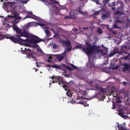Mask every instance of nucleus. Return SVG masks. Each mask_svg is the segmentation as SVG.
I'll return each instance as SVG.
<instances>
[{"mask_svg":"<svg viewBox=\"0 0 130 130\" xmlns=\"http://www.w3.org/2000/svg\"><path fill=\"white\" fill-rule=\"evenodd\" d=\"M86 41L85 43V44L87 46L84 48L80 45H77L76 46V47L77 48H81L83 50V52H85L88 55H91L92 52L95 49V46L91 45L89 41Z\"/></svg>","mask_w":130,"mask_h":130,"instance_id":"obj_1","label":"nucleus"},{"mask_svg":"<svg viewBox=\"0 0 130 130\" xmlns=\"http://www.w3.org/2000/svg\"><path fill=\"white\" fill-rule=\"evenodd\" d=\"M31 37V39H26L25 40H23V41L27 42L30 43L34 44L39 43L41 41H44V40L43 39H41L37 36H34V37H32L30 36L29 37Z\"/></svg>","mask_w":130,"mask_h":130,"instance_id":"obj_2","label":"nucleus"},{"mask_svg":"<svg viewBox=\"0 0 130 130\" xmlns=\"http://www.w3.org/2000/svg\"><path fill=\"white\" fill-rule=\"evenodd\" d=\"M92 46H95V49L92 52L91 55L94 54V53L101 52L102 55L104 56V55L107 54V50H100V46H97L96 45H93Z\"/></svg>","mask_w":130,"mask_h":130,"instance_id":"obj_3","label":"nucleus"},{"mask_svg":"<svg viewBox=\"0 0 130 130\" xmlns=\"http://www.w3.org/2000/svg\"><path fill=\"white\" fill-rule=\"evenodd\" d=\"M19 36L18 35H14L11 36L10 40L13 42L15 43H19L20 44L22 45V43H19V42H22L23 40L19 37Z\"/></svg>","mask_w":130,"mask_h":130,"instance_id":"obj_4","label":"nucleus"},{"mask_svg":"<svg viewBox=\"0 0 130 130\" xmlns=\"http://www.w3.org/2000/svg\"><path fill=\"white\" fill-rule=\"evenodd\" d=\"M16 32L17 33L20 35H19V37L20 38L21 37H23L27 38L30 37V35L26 30H24L23 32H22L21 30L19 28Z\"/></svg>","mask_w":130,"mask_h":130,"instance_id":"obj_5","label":"nucleus"},{"mask_svg":"<svg viewBox=\"0 0 130 130\" xmlns=\"http://www.w3.org/2000/svg\"><path fill=\"white\" fill-rule=\"evenodd\" d=\"M59 42L63 47L69 46L71 44L70 41L69 40L65 41L64 40L60 39L59 40Z\"/></svg>","mask_w":130,"mask_h":130,"instance_id":"obj_6","label":"nucleus"},{"mask_svg":"<svg viewBox=\"0 0 130 130\" xmlns=\"http://www.w3.org/2000/svg\"><path fill=\"white\" fill-rule=\"evenodd\" d=\"M119 113L118 114V115L122 117L125 119H126L128 118V117L126 115H124V114L125 113L124 112V110L123 109L121 108H120L118 110Z\"/></svg>","mask_w":130,"mask_h":130,"instance_id":"obj_7","label":"nucleus"},{"mask_svg":"<svg viewBox=\"0 0 130 130\" xmlns=\"http://www.w3.org/2000/svg\"><path fill=\"white\" fill-rule=\"evenodd\" d=\"M26 55L27 57L28 58L30 59L31 58H33L36 61V57L34 56V53L31 51L27 53V54Z\"/></svg>","mask_w":130,"mask_h":130,"instance_id":"obj_8","label":"nucleus"},{"mask_svg":"<svg viewBox=\"0 0 130 130\" xmlns=\"http://www.w3.org/2000/svg\"><path fill=\"white\" fill-rule=\"evenodd\" d=\"M120 93L123 94L125 98L127 97V100H128V99L129 98V97L128 96V94L129 93V91L126 90L124 89H122L120 91Z\"/></svg>","mask_w":130,"mask_h":130,"instance_id":"obj_9","label":"nucleus"},{"mask_svg":"<svg viewBox=\"0 0 130 130\" xmlns=\"http://www.w3.org/2000/svg\"><path fill=\"white\" fill-rule=\"evenodd\" d=\"M105 2L107 3V4H108L109 7L114 6L115 5L116 3L115 2H111V1H109V0L106 1V2Z\"/></svg>","mask_w":130,"mask_h":130,"instance_id":"obj_10","label":"nucleus"},{"mask_svg":"<svg viewBox=\"0 0 130 130\" xmlns=\"http://www.w3.org/2000/svg\"><path fill=\"white\" fill-rule=\"evenodd\" d=\"M110 17V14L109 13H106L105 14H103L101 16L102 19L104 20H105L107 18H109Z\"/></svg>","mask_w":130,"mask_h":130,"instance_id":"obj_11","label":"nucleus"},{"mask_svg":"<svg viewBox=\"0 0 130 130\" xmlns=\"http://www.w3.org/2000/svg\"><path fill=\"white\" fill-rule=\"evenodd\" d=\"M70 17L68 16H66L64 18H68L69 19H73L75 18V17H74V15L75 14V12H73L72 11L70 13Z\"/></svg>","mask_w":130,"mask_h":130,"instance_id":"obj_12","label":"nucleus"},{"mask_svg":"<svg viewBox=\"0 0 130 130\" xmlns=\"http://www.w3.org/2000/svg\"><path fill=\"white\" fill-rule=\"evenodd\" d=\"M114 14L116 15H121L124 14V12L123 11H117L114 13Z\"/></svg>","mask_w":130,"mask_h":130,"instance_id":"obj_13","label":"nucleus"},{"mask_svg":"<svg viewBox=\"0 0 130 130\" xmlns=\"http://www.w3.org/2000/svg\"><path fill=\"white\" fill-rule=\"evenodd\" d=\"M124 67L122 68L123 71H125L126 70H127L129 68V65L127 64H126L124 65Z\"/></svg>","mask_w":130,"mask_h":130,"instance_id":"obj_14","label":"nucleus"},{"mask_svg":"<svg viewBox=\"0 0 130 130\" xmlns=\"http://www.w3.org/2000/svg\"><path fill=\"white\" fill-rule=\"evenodd\" d=\"M117 126L119 130H124L126 129L121 124L120 125L119 123H118Z\"/></svg>","mask_w":130,"mask_h":130,"instance_id":"obj_15","label":"nucleus"},{"mask_svg":"<svg viewBox=\"0 0 130 130\" xmlns=\"http://www.w3.org/2000/svg\"><path fill=\"white\" fill-rule=\"evenodd\" d=\"M123 5L122 4L120 6L118 7L117 8V9L118 11H123Z\"/></svg>","mask_w":130,"mask_h":130,"instance_id":"obj_16","label":"nucleus"},{"mask_svg":"<svg viewBox=\"0 0 130 130\" xmlns=\"http://www.w3.org/2000/svg\"><path fill=\"white\" fill-rule=\"evenodd\" d=\"M62 67L60 65H57L56 64H54L53 65V68L58 69H61Z\"/></svg>","mask_w":130,"mask_h":130,"instance_id":"obj_17","label":"nucleus"},{"mask_svg":"<svg viewBox=\"0 0 130 130\" xmlns=\"http://www.w3.org/2000/svg\"><path fill=\"white\" fill-rule=\"evenodd\" d=\"M45 32L46 34V36L47 37H49L51 35L50 31L48 30H45Z\"/></svg>","mask_w":130,"mask_h":130,"instance_id":"obj_18","label":"nucleus"},{"mask_svg":"<svg viewBox=\"0 0 130 130\" xmlns=\"http://www.w3.org/2000/svg\"><path fill=\"white\" fill-rule=\"evenodd\" d=\"M10 35L9 34H6L5 35H4V38H6L7 39H9L10 40V38L11 37V36H9L8 35Z\"/></svg>","mask_w":130,"mask_h":130,"instance_id":"obj_19","label":"nucleus"},{"mask_svg":"<svg viewBox=\"0 0 130 130\" xmlns=\"http://www.w3.org/2000/svg\"><path fill=\"white\" fill-rule=\"evenodd\" d=\"M21 49V52L23 54H27V53L28 52H26L25 50V48H22Z\"/></svg>","mask_w":130,"mask_h":130,"instance_id":"obj_20","label":"nucleus"},{"mask_svg":"<svg viewBox=\"0 0 130 130\" xmlns=\"http://www.w3.org/2000/svg\"><path fill=\"white\" fill-rule=\"evenodd\" d=\"M117 23L114 24L113 26V28H117L119 29L121 28L117 26L116 24Z\"/></svg>","mask_w":130,"mask_h":130,"instance_id":"obj_21","label":"nucleus"},{"mask_svg":"<svg viewBox=\"0 0 130 130\" xmlns=\"http://www.w3.org/2000/svg\"><path fill=\"white\" fill-rule=\"evenodd\" d=\"M115 54H116L113 51H112V52L110 53V54L108 55V56L109 57H111L113 56Z\"/></svg>","mask_w":130,"mask_h":130,"instance_id":"obj_22","label":"nucleus"},{"mask_svg":"<svg viewBox=\"0 0 130 130\" xmlns=\"http://www.w3.org/2000/svg\"><path fill=\"white\" fill-rule=\"evenodd\" d=\"M12 17L15 19V20H17L20 19V17L17 16L16 15L13 16Z\"/></svg>","mask_w":130,"mask_h":130,"instance_id":"obj_23","label":"nucleus"},{"mask_svg":"<svg viewBox=\"0 0 130 130\" xmlns=\"http://www.w3.org/2000/svg\"><path fill=\"white\" fill-rule=\"evenodd\" d=\"M64 57L63 56H59L57 58V59L59 61H61L63 59Z\"/></svg>","mask_w":130,"mask_h":130,"instance_id":"obj_24","label":"nucleus"},{"mask_svg":"<svg viewBox=\"0 0 130 130\" xmlns=\"http://www.w3.org/2000/svg\"><path fill=\"white\" fill-rule=\"evenodd\" d=\"M55 81L57 80V81H58V84L59 85H60V84L61 83V82H62V80H59L58 78H55Z\"/></svg>","mask_w":130,"mask_h":130,"instance_id":"obj_25","label":"nucleus"},{"mask_svg":"<svg viewBox=\"0 0 130 130\" xmlns=\"http://www.w3.org/2000/svg\"><path fill=\"white\" fill-rule=\"evenodd\" d=\"M69 90H68V91H67L66 93V94L67 95L69 96H71L72 95V94L71 93H70L69 92Z\"/></svg>","mask_w":130,"mask_h":130,"instance_id":"obj_26","label":"nucleus"},{"mask_svg":"<svg viewBox=\"0 0 130 130\" xmlns=\"http://www.w3.org/2000/svg\"><path fill=\"white\" fill-rule=\"evenodd\" d=\"M117 23L121 24L123 23V22L122 21V20L117 19L116 20V22H115V23Z\"/></svg>","mask_w":130,"mask_h":130,"instance_id":"obj_27","label":"nucleus"},{"mask_svg":"<svg viewBox=\"0 0 130 130\" xmlns=\"http://www.w3.org/2000/svg\"><path fill=\"white\" fill-rule=\"evenodd\" d=\"M116 54H118L119 52H118V49L117 48H115L114 49V51H113Z\"/></svg>","mask_w":130,"mask_h":130,"instance_id":"obj_28","label":"nucleus"},{"mask_svg":"<svg viewBox=\"0 0 130 130\" xmlns=\"http://www.w3.org/2000/svg\"><path fill=\"white\" fill-rule=\"evenodd\" d=\"M97 31L98 33L99 34H101L102 33L101 29L100 28H98L97 29Z\"/></svg>","mask_w":130,"mask_h":130,"instance_id":"obj_29","label":"nucleus"},{"mask_svg":"<svg viewBox=\"0 0 130 130\" xmlns=\"http://www.w3.org/2000/svg\"><path fill=\"white\" fill-rule=\"evenodd\" d=\"M31 26V23H28L27 25H26L25 27V28H28L29 27Z\"/></svg>","mask_w":130,"mask_h":130,"instance_id":"obj_30","label":"nucleus"},{"mask_svg":"<svg viewBox=\"0 0 130 130\" xmlns=\"http://www.w3.org/2000/svg\"><path fill=\"white\" fill-rule=\"evenodd\" d=\"M72 48V47L71 46L69 47H68L66 48V50L68 52H70Z\"/></svg>","mask_w":130,"mask_h":130,"instance_id":"obj_31","label":"nucleus"},{"mask_svg":"<svg viewBox=\"0 0 130 130\" xmlns=\"http://www.w3.org/2000/svg\"><path fill=\"white\" fill-rule=\"evenodd\" d=\"M130 84V83H127V82H125V81H123V85H124L125 86H126V85L127 84Z\"/></svg>","mask_w":130,"mask_h":130,"instance_id":"obj_32","label":"nucleus"},{"mask_svg":"<svg viewBox=\"0 0 130 130\" xmlns=\"http://www.w3.org/2000/svg\"><path fill=\"white\" fill-rule=\"evenodd\" d=\"M53 47L54 48H56L58 47L57 45L56 44H54L53 45Z\"/></svg>","mask_w":130,"mask_h":130,"instance_id":"obj_33","label":"nucleus"},{"mask_svg":"<svg viewBox=\"0 0 130 130\" xmlns=\"http://www.w3.org/2000/svg\"><path fill=\"white\" fill-rule=\"evenodd\" d=\"M85 107L88 106L89 105L84 102L83 104Z\"/></svg>","mask_w":130,"mask_h":130,"instance_id":"obj_34","label":"nucleus"},{"mask_svg":"<svg viewBox=\"0 0 130 130\" xmlns=\"http://www.w3.org/2000/svg\"><path fill=\"white\" fill-rule=\"evenodd\" d=\"M70 65L72 66V67H73L75 69H78V68L75 66H74L73 64H70Z\"/></svg>","mask_w":130,"mask_h":130,"instance_id":"obj_35","label":"nucleus"},{"mask_svg":"<svg viewBox=\"0 0 130 130\" xmlns=\"http://www.w3.org/2000/svg\"><path fill=\"white\" fill-rule=\"evenodd\" d=\"M4 39V35L2 34H0V40L1 39Z\"/></svg>","mask_w":130,"mask_h":130,"instance_id":"obj_36","label":"nucleus"},{"mask_svg":"<svg viewBox=\"0 0 130 130\" xmlns=\"http://www.w3.org/2000/svg\"><path fill=\"white\" fill-rule=\"evenodd\" d=\"M63 87L64 89H65V90H67V86L66 85H63Z\"/></svg>","mask_w":130,"mask_h":130,"instance_id":"obj_37","label":"nucleus"},{"mask_svg":"<svg viewBox=\"0 0 130 130\" xmlns=\"http://www.w3.org/2000/svg\"><path fill=\"white\" fill-rule=\"evenodd\" d=\"M19 29L18 27H14L13 28V29L14 30L16 31V32L18 29Z\"/></svg>","mask_w":130,"mask_h":130,"instance_id":"obj_38","label":"nucleus"},{"mask_svg":"<svg viewBox=\"0 0 130 130\" xmlns=\"http://www.w3.org/2000/svg\"><path fill=\"white\" fill-rule=\"evenodd\" d=\"M32 18V19H34L33 18L31 17L30 16H25L24 18V19H26V18Z\"/></svg>","mask_w":130,"mask_h":130,"instance_id":"obj_39","label":"nucleus"},{"mask_svg":"<svg viewBox=\"0 0 130 130\" xmlns=\"http://www.w3.org/2000/svg\"><path fill=\"white\" fill-rule=\"evenodd\" d=\"M54 3L57 4H59V2L55 0H54L53 1V2Z\"/></svg>","mask_w":130,"mask_h":130,"instance_id":"obj_40","label":"nucleus"},{"mask_svg":"<svg viewBox=\"0 0 130 130\" xmlns=\"http://www.w3.org/2000/svg\"><path fill=\"white\" fill-rule=\"evenodd\" d=\"M38 25L41 26H44L45 25L44 24L42 23H38Z\"/></svg>","mask_w":130,"mask_h":130,"instance_id":"obj_41","label":"nucleus"},{"mask_svg":"<svg viewBox=\"0 0 130 130\" xmlns=\"http://www.w3.org/2000/svg\"><path fill=\"white\" fill-rule=\"evenodd\" d=\"M84 101H81L80 102H78L76 103L77 104H83Z\"/></svg>","mask_w":130,"mask_h":130,"instance_id":"obj_42","label":"nucleus"},{"mask_svg":"<svg viewBox=\"0 0 130 130\" xmlns=\"http://www.w3.org/2000/svg\"><path fill=\"white\" fill-rule=\"evenodd\" d=\"M66 68L67 69L70 71H71L72 70V69L69 66L67 67Z\"/></svg>","mask_w":130,"mask_h":130,"instance_id":"obj_43","label":"nucleus"},{"mask_svg":"<svg viewBox=\"0 0 130 130\" xmlns=\"http://www.w3.org/2000/svg\"><path fill=\"white\" fill-rule=\"evenodd\" d=\"M125 53L123 52V51H121V52H119L118 54H119V55H123L124 54V53Z\"/></svg>","mask_w":130,"mask_h":130,"instance_id":"obj_44","label":"nucleus"},{"mask_svg":"<svg viewBox=\"0 0 130 130\" xmlns=\"http://www.w3.org/2000/svg\"><path fill=\"white\" fill-rule=\"evenodd\" d=\"M94 82L92 80H91L90 82H88V84L90 85H91L92 83H93Z\"/></svg>","mask_w":130,"mask_h":130,"instance_id":"obj_45","label":"nucleus"},{"mask_svg":"<svg viewBox=\"0 0 130 130\" xmlns=\"http://www.w3.org/2000/svg\"><path fill=\"white\" fill-rule=\"evenodd\" d=\"M25 50L26 52H27V51H30V50H29V48H27L25 47Z\"/></svg>","mask_w":130,"mask_h":130,"instance_id":"obj_46","label":"nucleus"},{"mask_svg":"<svg viewBox=\"0 0 130 130\" xmlns=\"http://www.w3.org/2000/svg\"><path fill=\"white\" fill-rule=\"evenodd\" d=\"M82 14L84 15H86L87 14V13L85 12H83L82 13Z\"/></svg>","mask_w":130,"mask_h":130,"instance_id":"obj_47","label":"nucleus"},{"mask_svg":"<svg viewBox=\"0 0 130 130\" xmlns=\"http://www.w3.org/2000/svg\"><path fill=\"white\" fill-rule=\"evenodd\" d=\"M83 29L84 30H86L88 29V28L87 27H83Z\"/></svg>","mask_w":130,"mask_h":130,"instance_id":"obj_48","label":"nucleus"},{"mask_svg":"<svg viewBox=\"0 0 130 130\" xmlns=\"http://www.w3.org/2000/svg\"><path fill=\"white\" fill-rule=\"evenodd\" d=\"M95 2L96 4H99V1L98 0H95Z\"/></svg>","mask_w":130,"mask_h":130,"instance_id":"obj_49","label":"nucleus"},{"mask_svg":"<svg viewBox=\"0 0 130 130\" xmlns=\"http://www.w3.org/2000/svg\"><path fill=\"white\" fill-rule=\"evenodd\" d=\"M99 12H94V15H97L98 14H99Z\"/></svg>","mask_w":130,"mask_h":130,"instance_id":"obj_50","label":"nucleus"},{"mask_svg":"<svg viewBox=\"0 0 130 130\" xmlns=\"http://www.w3.org/2000/svg\"><path fill=\"white\" fill-rule=\"evenodd\" d=\"M78 12L79 13L82 14V13L83 12L81 10H78Z\"/></svg>","mask_w":130,"mask_h":130,"instance_id":"obj_51","label":"nucleus"},{"mask_svg":"<svg viewBox=\"0 0 130 130\" xmlns=\"http://www.w3.org/2000/svg\"><path fill=\"white\" fill-rule=\"evenodd\" d=\"M113 34V35H115L116 34V32L115 31H112Z\"/></svg>","mask_w":130,"mask_h":130,"instance_id":"obj_52","label":"nucleus"},{"mask_svg":"<svg viewBox=\"0 0 130 130\" xmlns=\"http://www.w3.org/2000/svg\"><path fill=\"white\" fill-rule=\"evenodd\" d=\"M47 61L48 63H50L51 62H52V61L50 60L49 59H47Z\"/></svg>","mask_w":130,"mask_h":130,"instance_id":"obj_53","label":"nucleus"},{"mask_svg":"<svg viewBox=\"0 0 130 130\" xmlns=\"http://www.w3.org/2000/svg\"><path fill=\"white\" fill-rule=\"evenodd\" d=\"M56 77H54L53 76H51V78H52V79L53 80L55 79V78Z\"/></svg>","mask_w":130,"mask_h":130,"instance_id":"obj_54","label":"nucleus"},{"mask_svg":"<svg viewBox=\"0 0 130 130\" xmlns=\"http://www.w3.org/2000/svg\"><path fill=\"white\" fill-rule=\"evenodd\" d=\"M57 80L55 81V79L53 80L52 83H54L55 82H57Z\"/></svg>","mask_w":130,"mask_h":130,"instance_id":"obj_55","label":"nucleus"},{"mask_svg":"<svg viewBox=\"0 0 130 130\" xmlns=\"http://www.w3.org/2000/svg\"><path fill=\"white\" fill-rule=\"evenodd\" d=\"M48 58L49 59H51L52 58V57L51 56H49L48 57Z\"/></svg>","mask_w":130,"mask_h":130,"instance_id":"obj_56","label":"nucleus"},{"mask_svg":"<svg viewBox=\"0 0 130 130\" xmlns=\"http://www.w3.org/2000/svg\"><path fill=\"white\" fill-rule=\"evenodd\" d=\"M113 28H108V29L110 31H112Z\"/></svg>","mask_w":130,"mask_h":130,"instance_id":"obj_57","label":"nucleus"},{"mask_svg":"<svg viewBox=\"0 0 130 130\" xmlns=\"http://www.w3.org/2000/svg\"><path fill=\"white\" fill-rule=\"evenodd\" d=\"M112 7V8H111L112 10H116V9L115 8L113 7Z\"/></svg>","mask_w":130,"mask_h":130,"instance_id":"obj_58","label":"nucleus"},{"mask_svg":"<svg viewBox=\"0 0 130 130\" xmlns=\"http://www.w3.org/2000/svg\"><path fill=\"white\" fill-rule=\"evenodd\" d=\"M113 108H112V109H115V105L114 104H113Z\"/></svg>","mask_w":130,"mask_h":130,"instance_id":"obj_59","label":"nucleus"},{"mask_svg":"<svg viewBox=\"0 0 130 130\" xmlns=\"http://www.w3.org/2000/svg\"><path fill=\"white\" fill-rule=\"evenodd\" d=\"M62 66H63L64 67H65V68H67V66H66V65L65 64H62Z\"/></svg>","mask_w":130,"mask_h":130,"instance_id":"obj_60","label":"nucleus"},{"mask_svg":"<svg viewBox=\"0 0 130 130\" xmlns=\"http://www.w3.org/2000/svg\"><path fill=\"white\" fill-rule=\"evenodd\" d=\"M39 63V62H36V65L37 66V67H39V66H38V64Z\"/></svg>","mask_w":130,"mask_h":130,"instance_id":"obj_61","label":"nucleus"},{"mask_svg":"<svg viewBox=\"0 0 130 130\" xmlns=\"http://www.w3.org/2000/svg\"><path fill=\"white\" fill-rule=\"evenodd\" d=\"M117 102L118 103H121V101L120 100H119L118 101H117Z\"/></svg>","mask_w":130,"mask_h":130,"instance_id":"obj_62","label":"nucleus"},{"mask_svg":"<svg viewBox=\"0 0 130 130\" xmlns=\"http://www.w3.org/2000/svg\"><path fill=\"white\" fill-rule=\"evenodd\" d=\"M77 30H78V29L77 28H75L74 29V31H76Z\"/></svg>","mask_w":130,"mask_h":130,"instance_id":"obj_63","label":"nucleus"},{"mask_svg":"<svg viewBox=\"0 0 130 130\" xmlns=\"http://www.w3.org/2000/svg\"><path fill=\"white\" fill-rule=\"evenodd\" d=\"M7 17H9V18H10V17H12V16H10V15H8L7 16Z\"/></svg>","mask_w":130,"mask_h":130,"instance_id":"obj_64","label":"nucleus"}]
</instances>
